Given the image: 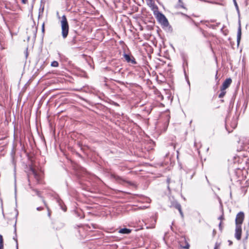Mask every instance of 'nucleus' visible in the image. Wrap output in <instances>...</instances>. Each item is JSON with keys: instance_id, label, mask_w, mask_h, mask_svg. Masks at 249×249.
Here are the masks:
<instances>
[{"instance_id": "f257e3e1", "label": "nucleus", "mask_w": 249, "mask_h": 249, "mask_svg": "<svg viewBox=\"0 0 249 249\" xmlns=\"http://www.w3.org/2000/svg\"><path fill=\"white\" fill-rule=\"evenodd\" d=\"M61 27L62 30V36L63 38H66L69 33V26L65 15L62 17L61 21Z\"/></svg>"}, {"instance_id": "f03ea898", "label": "nucleus", "mask_w": 249, "mask_h": 249, "mask_svg": "<svg viewBox=\"0 0 249 249\" xmlns=\"http://www.w3.org/2000/svg\"><path fill=\"white\" fill-rule=\"evenodd\" d=\"M157 17L159 21L164 26L167 27L169 25V22L165 16L161 13L158 12Z\"/></svg>"}, {"instance_id": "7ed1b4c3", "label": "nucleus", "mask_w": 249, "mask_h": 249, "mask_svg": "<svg viewBox=\"0 0 249 249\" xmlns=\"http://www.w3.org/2000/svg\"><path fill=\"white\" fill-rule=\"evenodd\" d=\"M244 219V213L240 212L237 213L235 218L236 226H241Z\"/></svg>"}, {"instance_id": "20e7f679", "label": "nucleus", "mask_w": 249, "mask_h": 249, "mask_svg": "<svg viewBox=\"0 0 249 249\" xmlns=\"http://www.w3.org/2000/svg\"><path fill=\"white\" fill-rule=\"evenodd\" d=\"M123 56L124 58L127 63L134 65L137 64L135 58L132 55L124 53Z\"/></svg>"}, {"instance_id": "39448f33", "label": "nucleus", "mask_w": 249, "mask_h": 249, "mask_svg": "<svg viewBox=\"0 0 249 249\" xmlns=\"http://www.w3.org/2000/svg\"><path fill=\"white\" fill-rule=\"evenodd\" d=\"M241 233H242L241 226H238V225L236 226L235 237L238 240H239L241 239Z\"/></svg>"}, {"instance_id": "423d86ee", "label": "nucleus", "mask_w": 249, "mask_h": 249, "mask_svg": "<svg viewBox=\"0 0 249 249\" xmlns=\"http://www.w3.org/2000/svg\"><path fill=\"white\" fill-rule=\"evenodd\" d=\"M231 82L232 80L231 78L226 79L222 84V85L220 88V89H226L230 86Z\"/></svg>"}, {"instance_id": "0eeeda50", "label": "nucleus", "mask_w": 249, "mask_h": 249, "mask_svg": "<svg viewBox=\"0 0 249 249\" xmlns=\"http://www.w3.org/2000/svg\"><path fill=\"white\" fill-rule=\"evenodd\" d=\"M167 183H168L167 188L169 191H170V186L171 187L172 189H176V187L175 185V182L174 181L171 180L170 178H168L167 179Z\"/></svg>"}, {"instance_id": "6e6552de", "label": "nucleus", "mask_w": 249, "mask_h": 249, "mask_svg": "<svg viewBox=\"0 0 249 249\" xmlns=\"http://www.w3.org/2000/svg\"><path fill=\"white\" fill-rule=\"evenodd\" d=\"M241 37V27L240 21L239 22V26L238 28L237 35V43L239 45Z\"/></svg>"}, {"instance_id": "1a4fd4ad", "label": "nucleus", "mask_w": 249, "mask_h": 249, "mask_svg": "<svg viewBox=\"0 0 249 249\" xmlns=\"http://www.w3.org/2000/svg\"><path fill=\"white\" fill-rule=\"evenodd\" d=\"M131 230H130L129 229L125 228L121 229L119 231V232L120 233L126 234L130 233L131 232Z\"/></svg>"}, {"instance_id": "9d476101", "label": "nucleus", "mask_w": 249, "mask_h": 249, "mask_svg": "<svg viewBox=\"0 0 249 249\" xmlns=\"http://www.w3.org/2000/svg\"><path fill=\"white\" fill-rule=\"evenodd\" d=\"M113 178L116 180L118 181V182H121L122 181V182H127L129 184H130V182L125 181L124 178H123L122 177H121L119 176L114 175Z\"/></svg>"}, {"instance_id": "9b49d317", "label": "nucleus", "mask_w": 249, "mask_h": 249, "mask_svg": "<svg viewBox=\"0 0 249 249\" xmlns=\"http://www.w3.org/2000/svg\"><path fill=\"white\" fill-rule=\"evenodd\" d=\"M32 172L34 175L35 178L36 179V180L37 181H39V180L40 179V177H39V176L38 174V173L36 172V171L35 169H32Z\"/></svg>"}, {"instance_id": "f8f14e48", "label": "nucleus", "mask_w": 249, "mask_h": 249, "mask_svg": "<svg viewBox=\"0 0 249 249\" xmlns=\"http://www.w3.org/2000/svg\"><path fill=\"white\" fill-rule=\"evenodd\" d=\"M173 206L174 207H175L176 209H177L178 211H180L181 209V205L177 202L174 203L173 204Z\"/></svg>"}, {"instance_id": "ddd939ff", "label": "nucleus", "mask_w": 249, "mask_h": 249, "mask_svg": "<svg viewBox=\"0 0 249 249\" xmlns=\"http://www.w3.org/2000/svg\"><path fill=\"white\" fill-rule=\"evenodd\" d=\"M0 249H3V239L1 234H0Z\"/></svg>"}, {"instance_id": "4468645a", "label": "nucleus", "mask_w": 249, "mask_h": 249, "mask_svg": "<svg viewBox=\"0 0 249 249\" xmlns=\"http://www.w3.org/2000/svg\"><path fill=\"white\" fill-rule=\"evenodd\" d=\"M220 90H221V92L219 94L218 97L220 98H222L225 96L226 92L225 91V89H220Z\"/></svg>"}, {"instance_id": "2eb2a0df", "label": "nucleus", "mask_w": 249, "mask_h": 249, "mask_svg": "<svg viewBox=\"0 0 249 249\" xmlns=\"http://www.w3.org/2000/svg\"><path fill=\"white\" fill-rule=\"evenodd\" d=\"M42 201H43V203L44 204L45 207H46L47 209L48 210V215L50 217L51 216V213L50 212V210H49V207L48 206L45 201L43 198H42Z\"/></svg>"}, {"instance_id": "dca6fc26", "label": "nucleus", "mask_w": 249, "mask_h": 249, "mask_svg": "<svg viewBox=\"0 0 249 249\" xmlns=\"http://www.w3.org/2000/svg\"><path fill=\"white\" fill-rule=\"evenodd\" d=\"M59 65L58 62L56 61H53L51 63V66L53 67H57Z\"/></svg>"}, {"instance_id": "f3484780", "label": "nucleus", "mask_w": 249, "mask_h": 249, "mask_svg": "<svg viewBox=\"0 0 249 249\" xmlns=\"http://www.w3.org/2000/svg\"><path fill=\"white\" fill-rule=\"evenodd\" d=\"M244 139V140H243V143L245 145H249V138L246 137Z\"/></svg>"}, {"instance_id": "a211bd4d", "label": "nucleus", "mask_w": 249, "mask_h": 249, "mask_svg": "<svg viewBox=\"0 0 249 249\" xmlns=\"http://www.w3.org/2000/svg\"><path fill=\"white\" fill-rule=\"evenodd\" d=\"M57 202L59 204V205H60V206L61 207V209L64 211H66V208L65 207H63L62 205H61V203H62V201L60 200H57Z\"/></svg>"}, {"instance_id": "6ab92c4d", "label": "nucleus", "mask_w": 249, "mask_h": 249, "mask_svg": "<svg viewBox=\"0 0 249 249\" xmlns=\"http://www.w3.org/2000/svg\"><path fill=\"white\" fill-rule=\"evenodd\" d=\"M233 0V2H234V5L235 6L236 9L237 10V12H238V14H239V9L237 3V2L236 1V0Z\"/></svg>"}, {"instance_id": "aec40b11", "label": "nucleus", "mask_w": 249, "mask_h": 249, "mask_svg": "<svg viewBox=\"0 0 249 249\" xmlns=\"http://www.w3.org/2000/svg\"><path fill=\"white\" fill-rule=\"evenodd\" d=\"M33 191H35L36 193V195L38 197H39L40 198H42V196H41V194H40V192L38 190L34 189H33Z\"/></svg>"}, {"instance_id": "412c9836", "label": "nucleus", "mask_w": 249, "mask_h": 249, "mask_svg": "<svg viewBox=\"0 0 249 249\" xmlns=\"http://www.w3.org/2000/svg\"><path fill=\"white\" fill-rule=\"evenodd\" d=\"M215 21V19H211L210 20V21H208V20H203V21H201V23H209V22H214Z\"/></svg>"}, {"instance_id": "4be33fe9", "label": "nucleus", "mask_w": 249, "mask_h": 249, "mask_svg": "<svg viewBox=\"0 0 249 249\" xmlns=\"http://www.w3.org/2000/svg\"><path fill=\"white\" fill-rule=\"evenodd\" d=\"M178 2H179V5L181 7L185 9V7L184 6L183 3L181 0H178Z\"/></svg>"}, {"instance_id": "5701e85b", "label": "nucleus", "mask_w": 249, "mask_h": 249, "mask_svg": "<svg viewBox=\"0 0 249 249\" xmlns=\"http://www.w3.org/2000/svg\"><path fill=\"white\" fill-rule=\"evenodd\" d=\"M206 25L208 27H209V28H212L213 29H216V25H207V24H206Z\"/></svg>"}, {"instance_id": "b1692460", "label": "nucleus", "mask_w": 249, "mask_h": 249, "mask_svg": "<svg viewBox=\"0 0 249 249\" xmlns=\"http://www.w3.org/2000/svg\"><path fill=\"white\" fill-rule=\"evenodd\" d=\"M189 247H190L189 244L188 243H187L186 245L184 247H183L182 248L183 249H189Z\"/></svg>"}, {"instance_id": "393cba45", "label": "nucleus", "mask_w": 249, "mask_h": 249, "mask_svg": "<svg viewBox=\"0 0 249 249\" xmlns=\"http://www.w3.org/2000/svg\"><path fill=\"white\" fill-rule=\"evenodd\" d=\"M179 211V213L181 216L182 218H183L184 217V215H183V213L182 211V209H181L180 211Z\"/></svg>"}, {"instance_id": "a878e982", "label": "nucleus", "mask_w": 249, "mask_h": 249, "mask_svg": "<svg viewBox=\"0 0 249 249\" xmlns=\"http://www.w3.org/2000/svg\"><path fill=\"white\" fill-rule=\"evenodd\" d=\"M41 30H42V33H44V30H45V28H44V23H43L42 25V27H41Z\"/></svg>"}, {"instance_id": "bb28decb", "label": "nucleus", "mask_w": 249, "mask_h": 249, "mask_svg": "<svg viewBox=\"0 0 249 249\" xmlns=\"http://www.w3.org/2000/svg\"><path fill=\"white\" fill-rule=\"evenodd\" d=\"M36 210L38 211H42L43 210V208L42 207H38L36 208Z\"/></svg>"}, {"instance_id": "cd10ccee", "label": "nucleus", "mask_w": 249, "mask_h": 249, "mask_svg": "<svg viewBox=\"0 0 249 249\" xmlns=\"http://www.w3.org/2000/svg\"><path fill=\"white\" fill-rule=\"evenodd\" d=\"M218 219L221 220H223L224 219V215H223V214H222L221 216H220L219 217Z\"/></svg>"}, {"instance_id": "c85d7f7f", "label": "nucleus", "mask_w": 249, "mask_h": 249, "mask_svg": "<svg viewBox=\"0 0 249 249\" xmlns=\"http://www.w3.org/2000/svg\"><path fill=\"white\" fill-rule=\"evenodd\" d=\"M65 0V3L66 4V5L67 6H69L70 4H69V1L70 0Z\"/></svg>"}, {"instance_id": "c756f323", "label": "nucleus", "mask_w": 249, "mask_h": 249, "mask_svg": "<svg viewBox=\"0 0 249 249\" xmlns=\"http://www.w3.org/2000/svg\"><path fill=\"white\" fill-rule=\"evenodd\" d=\"M13 239L15 240L16 243V245L17 244L18 245V240H17V238H16V237H14Z\"/></svg>"}, {"instance_id": "7c9ffc66", "label": "nucleus", "mask_w": 249, "mask_h": 249, "mask_svg": "<svg viewBox=\"0 0 249 249\" xmlns=\"http://www.w3.org/2000/svg\"><path fill=\"white\" fill-rule=\"evenodd\" d=\"M221 224H222L221 222H220V223H219V229H220V230H222V226H221Z\"/></svg>"}, {"instance_id": "2f4dec72", "label": "nucleus", "mask_w": 249, "mask_h": 249, "mask_svg": "<svg viewBox=\"0 0 249 249\" xmlns=\"http://www.w3.org/2000/svg\"><path fill=\"white\" fill-rule=\"evenodd\" d=\"M23 3L25 4L27 2L28 0H21Z\"/></svg>"}, {"instance_id": "473e14b6", "label": "nucleus", "mask_w": 249, "mask_h": 249, "mask_svg": "<svg viewBox=\"0 0 249 249\" xmlns=\"http://www.w3.org/2000/svg\"><path fill=\"white\" fill-rule=\"evenodd\" d=\"M194 146L196 147V148H197V149L198 148L197 146L196 145V142H194Z\"/></svg>"}, {"instance_id": "72a5a7b5", "label": "nucleus", "mask_w": 249, "mask_h": 249, "mask_svg": "<svg viewBox=\"0 0 249 249\" xmlns=\"http://www.w3.org/2000/svg\"><path fill=\"white\" fill-rule=\"evenodd\" d=\"M219 24H220V23H219V22L217 23L215 25H216V28L217 27H218V26H219Z\"/></svg>"}, {"instance_id": "f704fd0d", "label": "nucleus", "mask_w": 249, "mask_h": 249, "mask_svg": "<svg viewBox=\"0 0 249 249\" xmlns=\"http://www.w3.org/2000/svg\"><path fill=\"white\" fill-rule=\"evenodd\" d=\"M228 242L229 243V245H231L232 244V242L231 241H230V240H229Z\"/></svg>"}, {"instance_id": "c9c22d12", "label": "nucleus", "mask_w": 249, "mask_h": 249, "mask_svg": "<svg viewBox=\"0 0 249 249\" xmlns=\"http://www.w3.org/2000/svg\"><path fill=\"white\" fill-rule=\"evenodd\" d=\"M215 79H217V78H218V77H217V71L216 72V74H215Z\"/></svg>"}, {"instance_id": "e433bc0d", "label": "nucleus", "mask_w": 249, "mask_h": 249, "mask_svg": "<svg viewBox=\"0 0 249 249\" xmlns=\"http://www.w3.org/2000/svg\"><path fill=\"white\" fill-rule=\"evenodd\" d=\"M153 220H154V224H153L154 225V224H155V223L156 222V220L154 219V217L153 218Z\"/></svg>"}, {"instance_id": "4c0bfd02", "label": "nucleus", "mask_w": 249, "mask_h": 249, "mask_svg": "<svg viewBox=\"0 0 249 249\" xmlns=\"http://www.w3.org/2000/svg\"><path fill=\"white\" fill-rule=\"evenodd\" d=\"M16 223L15 224V227L16 228ZM15 232H16V228L15 229Z\"/></svg>"}, {"instance_id": "58836bf2", "label": "nucleus", "mask_w": 249, "mask_h": 249, "mask_svg": "<svg viewBox=\"0 0 249 249\" xmlns=\"http://www.w3.org/2000/svg\"><path fill=\"white\" fill-rule=\"evenodd\" d=\"M232 127L233 128H234L235 127V125L232 126Z\"/></svg>"}, {"instance_id": "ea45409f", "label": "nucleus", "mask_w": 249, "mask_h": 249, "mask_svg": "<svg viewBox=\"0 0 249 249\" xmlns=\"http://www.w3.org/2000/svg\"><path fill=\"white\" fill-rule=\"evenodd\" d=\"M206 179H207V181H208V182H209V181H208V179H207V177H206Z\"/></svg>"}, {"instance_id": "a19ab883", "label": "nucleus", "mask_w": 249, "mask_h": 249, "mask_svg": "<svg viewBox=\"0 0 249 249\" xmlns=\"http://www.w3.org/2000/svg\"><path fill=\"white\" fill-rule=\"evenodd\" d=\"M170 228H171V229H173V228H172V226H170Z\"/></svg>"}, {"instance_id": "79ce46f5", "label": "nucleus", "mask_w": 249, "mask_h": 249, "mask_svg": "<svg viewBox=\"0 0 249 249\" xmlns=\"http://www.w3.org/2000/svg\"><path fill=\"white\" fill-rule=\"evenodd\" d=\"M17 249H18V244L17 245Z\"/></svg>"}, {"instance_id": "37998d69", "label": "nucleus", "mask_w": 249, "mask_h": 249, "mask_svg": "<svg viewBox=\"0 0 249 249\" xmlns=\"http://www.w3.org/2000/svg\"><path fill=\"white\" fill-rule=\"evenodd\" d=\"M216 249V247H215L214 248V249Z\"/></svg>"}]
</instances>
